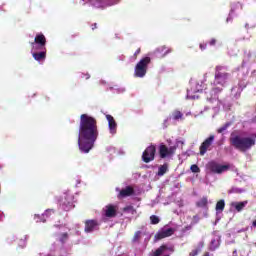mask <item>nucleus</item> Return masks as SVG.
<instances>
[{
	"mask_svg": "<svg viewBox=\"0 0 256 256\" xmlns=\"http://www.w3.org/2000/svg\"><path fill=\"white\" fill-rule=\"evenodd\" d=\"M141 235H143V232L141 231H137L135 234H134V237H133V241L134 243L139 241V239H141Z\"/></svg>",
	"mask_w": 256,
	"mask_h": 256,
	"instance_id": "7c9ffc66",
	"label": "nucleus"
},
{
	"mask_svg": "<svg viewBox=\"0 0 256 256\" xmlns=\"http://www.w3.org/2000/svg\"><path fill=\"white\" fill-rule=\"evenodd\" d=\"M124 213H127L128 215H137V211L135 208H133V206H126L124 208Z\"/></svg>",
	"mask_w": 256,
	"mask_h": 256,
	"instance_id": "cd10ccee",
	"label": "nucleus"
},
{
	"mask_svg": "<svg viewBox=\"0 0 256 256\" xmlns=\"http://www.w3.org/2000/svg\"><path fill=\"white\" fill-rule=\"evenodd\" d=\"M203 89H205V83L202 80H191L190 89L187 91V98L199 99V95H197V93H202Z\"/></svg>",
	"mask_w": 256,
	"mask_h": 256,
	"instance_id": "39448f33",
	"label": "nucleus"
},
{
	"mask_svg": "<svg viewBox=\"0 0 256 256\" xmlns=\"http://www.w3.org/2000/svg\"><path fill=\"white\" fill-rule=\"evenodd\" d=\"M190 170L192 171V173H199L200 171L199 166L195 164L190 167Z\"/></svg>",
	"mask_w": 256,
	"mask_h": 256,
	"instance_id": "c9c22d12",
	"label": "nucleus"
},
{
	"mask_svg": "<svg viewBox=\"0 0 256 256\" xmlns=\"http://www.w3.org/2000/svg\"><path fill=\"white\" fill-rule=\"evenodd\" d=\"M59 205L63 211H71L75 208V197L70 191L64 192L59 200Z\"/></svg>",
	"mask_w": 256,
	"mask_h": 256,
	"instance_id": "423d86ee",
	"label": "nucleus"
},
{
	"mask_svg": "<svg viewBox=\"0 0 256 256\" xmlns=\"http://www.w3.org/2000/svg\"><path fill=\"white\" fill-rule=\"evenodd\" d=\"M116 155H125V150L124 149L116 150Z\"/></svg>",
	"mask_w": 256,
	"mask_h": 256,
	"instance_id": "4c0bfd02",
	"label": "nucleus"
},
{
	"mask_svg": "<svg viewBox=\"0 0 256 256\" xmlns=\"http://www.w3.org/2000/svg\"><path fill=\"white\" fill-rule=\"evenodd\" d=\"M233 254L236 255V254H237V250H235V251L233 252Z\"/></svg>",
	"mask_w": 256,
	"mask_h": 256,
	"instance_id": "a18cd8bd",
	"label": "nucleus"
},
{
	"mask_svg": "<svg viewBox=\"0 0 256 256\" xmlns=\"http://www.w3.org/2000/svg\"><path fill=\"white\" fill-rule=\"evenodd\" d=\"M229 19H230V18H227V20H226V21H227V23H229Z\"/></svg>",
	"mask_w": 256,
	"mask_h": 256,
	"instance_id": "49530a36",
	"label": "nucleus"
},
{
	"mask_svg": "<svg viewBox=\"0 0 256 256\" xmlns=\"http://www.w3.org/2000/svg\"><path fill=\"white\" fill-rule=\"evenodd\" d=\"M58 239L61 243H65V241L69 239V235L67 233H62L60 234Z\"/></svg>",
	"mask_w": 256,
	"mask_h": 256,
	"instance_id": "c85d7f7f",
	"label": "nucleus"
},
{
	"mask_svg": "<svg viewBox=\"0 0 256 256\" xmlns=\"http://www.w3.org/2000/svg\"><path fill=\"white\" fill-rule=\"evenodd\" d=\"M97 137H99L97 120L89 114H82L78 130V147L81 153H89L93 149Z\"/></svg>",
	"mask_w": 256,
	"mask_h": 256,
	"instance_id": "f257e3e1",
	"label": "nucleus"
},
{
	"mask_svg": "<svg viewBox=\"0 0 256 256\" xmlns=\"http://www.w3.org/2000/svg\"><path fill=\"white\" fill-rule=\"evenodd\" d=\"M229 82V74L225 72H216L214 83L209 86V91L205 92L208 105H212V109L221 107L219 93L223 91L221 87H225ZM219 85L220 87H217Z\"/></svg>",
	"mask_w": 256,
	"mask_h": 256,
	"instance_id": "f03ea898",
	"label": "nucleus"
},
{
	"mask_svg": "<svg viewBox=\"0 0 256 256\" xmlns=\"http://www.w3.org/2000/svg\"><path fill=\"white\" fill-rule=\"evenodd\" d=\"M231 210L235 209V211L241 212L242 210L245 209V207H247V201H243V202H232L230 204Z\"/></svg>",
	"mask_w": 256,
	"mask_h": 256,
	"instance_id": "412c9836",
	"label": "nucleus"
},
{
	"mask_svg": "<svg viewBox=\"0 0 256 256\" xmlns=\"http://www.w3.org/2000/svg\"><path fill=\"white\" fill-rule=\"evenodd\" d=\"M173 251V246L162 245L151 256H171Z\"/></svg>",
	"mask_w": 256,
	"mask_h": 256,
	"instance_id": "f8f14e48",
	"label": "nucleus"
},
{
	"mask_svg": "<svg viewBox=\"0 0 256 256\" xmlns=\"http://www.w3.org/2000/svg\"><path fill=\"white\" fill-rule=\"evenodd\" d=\"M220 241H221V238L219 236H217L215 239H213L211 241L210 248L212 249V251H215V249H217V247H219Z\"/></svg>",
	"mask_w": 256,
	"mask_h": 256,
	"instance_id": "393cba45",
	"label": "nucleus"
},
{
	"mask_svg": "<svg viewBox=\"0 0 256 256\" xmlns=\"http://www.w3.org/2000/svg\"><path fill=\"white\" fill-rule=\"evenodd\" d=\"M217 43V39L215 38H212L210 41H209V45H215Z\"/></svg>",
	"mask_w": 256,
	"mask_h": 256,
	"instance_id": "58836bf2",
	"label": "nucleus"
},
{
	"mask_svg": "<svg viewBox=\"0 0 256 256\" xmlns=\"http://www.w3.org/2000/svg\"><path fill=\"white\" fill-rule=\"evenodd\" d=\"M230 141L238 151H249L256 145V134L251 135H232Z\"/></svg>",
	"mask_w": 256,
	"mask_h": 256,
	"instance_id": "7ed1b4c3",
	"label": "nucleus"
},
{
	"mask_svg": "<svg viewBox=\"0 0 256 256\" xmlns=\"http://www.w3.org/2000/svg\"><path fill=\"white\" fill-rule=\"evenodd\" d=\"M116 191L119 193L118 197L120 199H123V197H129L130 195H133V188L131 186H128L124 189L116 188Z\"/></svg>",
	"mask_w": 256,
	"mask_h": 256,
	"instance_id": "aec40b11",
	"label": "nucleus"
},
{
	"mask_svg": "<svg viewBox=\"0 0 256 256\" xmlns=\"http://www.w3.org/2000/svg\"><path fill=\"white\" fill-rule=\"evenodd\" d=\"M53 215H55V210L48 209L42 215L35 214L34 221H36V223H40V221H42V223H45V221H47L49 217H53Z\"/></svg>",
	"mask_w": 256,
	"mask_h": 256,
	"instance_id": "ddd939ff",
	"label": "nucleus"
},
{
	"mask_svg": "<svg viewBox=\"0 0 256 256\" xmlns=\"http://www.w3.org/2000/svg\"><path fill=\"white\" fill-rule=\"evenodd\" d=\"M103 213L105 217L109 219L115 217L117 215V205L109 204L103 208Z\"/></svg>",
	"mask_w": 256,
	"mask_h": 256,
	"instance_id": "dca6fc26",
	"label": "nucleus"
},
{
	"mask_svg": "<svg viewBox=\"0 0 256 256\" xmlns=\"http://www.w3.org/2000/svg\"><path fill=\"white\" fill-rule=\"evenodd\" d=\"M207 169H209L211 173H216L218 175H221V173H225L226 171H229V169H231V165L229 164L221 165L217 162H210L207 164Z\"/></svg>",
	"mask_w": 256,
	"mask_h": 256,
	"instance_id": "6e6552de",
	"label": "nucleus"
},
{
	"mask_svg": "<svg viewBox=\"0 0 256 256\" xmlns=\"http://www.w3.org/2000/svg\"><path fill=\"white\" fill-rule=\"evenodd\" d=\"M99 221L97 220H86L84 231L85 233H93V231H98Z\"/></svg>",
	"mask_w": 256,
	"mask_h": 256,
	"instance_id": "4468645a",
	"label": "nucleus"
},
{
	"mask_svg": "<svg viewBox=\"0 0 256 256\" xmlns=\"http://www.w3.org/2000/svg\"><path fill=\"white\" fill-rule=\"evenodd\" d=\"M171 52L170 48H167L166 46H160L156 49V53L160 55V57H166V55H169Z\"/></svg>",
	"mask_w": 256,
	"mask_h": 256,
	"instance_id": "5701e85b",
	"label": "nucleus"
},
{
	"mask_svg": "<svg viewBox=\"0 0 256 256\" xmlns=\"http://www.w3.org/2000/svg\"><path fill=\"white\" fill-rule=\"evenodd\" d=\"M225 209V200H220L216 204V212L219 213Z\"/></svg>",
	"mask_w": 256,
	"mask_h": 256,
	"instance_id": "bb28decb",
	"label": "nucleus"
},
{
	"mask_svg": "<svg viewBox=\"0 0 256 256\" xmlns=\"http://www.w3.org/2000/svg\"><path fill=\"white\" fill-rule=\"evenodd\" d=\"M150 221H151L152 225H157L159 223L160 219L158 218V216L152 215L150 217Z\"/></svg>",
	"mask_w": 256,
	"mask_h": 256,
	"instance_id": "c756f323",
	"label": "nucleus"
},
{
	"mask_svg": "<svg viewBox=\"0 0 256 256\" xmlns=\"http://www.w3.org/2000/svg\"><path fill=\"white\" fill-rule=\"evenodd\" d=\"M235 91V88L232 89V92Z\"/></svg>",
	"mask_w": 256,
	"mask_h": 256,
	"instance_id": "de8ad7c7",
	"label": "nucleus"
},
{
	"mask_svg": "<svg viewBox=\"0 0 256 256\" xmlns=\"http://www.w3.org/2000/svg\"><path fill=\"white\" fill-rule=\"evenodd\" d=\"M173 233H175V230H173V228H164L155 235V239H165V237H171Z\"/></svg>",
	"mask_w": 256,
	"mask_h": 256,
	"instance_id": "6ab92c4d",
	"label": "nucleus"
},
{
	"mask_svg": "<svg viewBox=\"0 0 256 256\" xmlns=\"http://www.w3.org/2000/svg\"><path fill=\"white\" fill-rule=\"evenodd\" d=\"M213 141H215V136L211 135L207 138L200 146V155H205L207 151H209V147L213 145Z\"/></svg>",
	"mask_w": 256,
	"mask_h": 256,
	"instance_id": "f3484780",
	"label": "nucleus"
},
{
	"mask_svg": "<svg viewBox=\"0 0 256 256\" xmlns=\"http://www.w3.org/2000/svg\"><path fill=\"white\" fill-rule=\"evenodd\" d=\"M252 225L253 227H256V220L253 221Z\"/></svg>",
	"mask_w": 256,
	"mask_h": 256,
	"instance_id": "37998d69",
	"label": "nucleus"
},
{
	"mask_svg": "<svg viewBox=\"0 0 256 256\" xmlns=\"http://www.w3.org/2000/svg\"><path fill=\"white\" fill-rule=\"evenodd\" d=\"M169 119H172L173 121H182L183 112H181L180 110H174L171 113L170 117L165 120V123H167V121H169Z\"/></svg>",
	"mask_w": 256,
	"mask_h": 256,
	"instance_id": "4be33fe9",
	"label": "nucleus"
},
{
	"mask_svg": "<svg viewBox=\"0 0 256 256\" xmlns=\"http://www.w3.org/2000/svg\"><path fill=\"white\" fill-rule=\"evenodd\" d=\"M107 151L110 153V155H117V149L113 146L107 147Z\"/></svg>",
	"mask_w": 256,
	"mask_h": 256,
	"instance_id": "2f4dec72",
	"label": "nucleus"
},
{
	"mask_svg": "<svg viewBox=\"0 0 256 256\" xmlns=\"http://www.w3.org/2000/svg\"><path fill=\"white\" fill-rule=\"evenodd\" d=\"M169 170V166L167 164H163L162 166L159 167L157 175L159 177H163L165 173Z\"/></svg>",
	"mask_w": 256,
	"mask_h": 256,
	"instance_id": "b1692460",
	"label": "nucleus"
},
{
	"mask_svg": "<svg viewBox=\"0 0 256 256\" xmlns=\"http://www.w3.org/2000/svg\"><path fill=\"white\" fill-rule=\"evenodd\" d=\"M151 63V57L146 56L142 58L134 68V77L138 79H143L147 75L149 69V64Z\"/></svg>",
	"mask_w": 256,
	"mask_h": 256,
	"instance_id": "20e7f679",
	"label": "nucleus"
},
{
	"mask_svg": "<svg viewBox=\"0 0 256 256\" xmlns=\"http://www.w3.org/2000/svg\"><path fill=\"white\" fill-rule=\"evenodd\" d=\"M209 203V200H207V197H203L197 202V207H201L202 209H205Z\"/></svg>",
	"mask_w": 256,
	"mask_h": 256,
	"instance_id": "a878e982",
	"label": "nucleus"
},
{
	"mask_svg": "<svg viewBox=\"0 0 256 256\" xmlns=\"http://www.w3.org/2000/svg\"><path fill=\"white\" fill-rule=\"evenodd\" d=\"M81 5H85V3H89L91 7L95 9H105V7H111L113 5H117L119 0H81Z\"/></svg>",
	"mask_w": 256,
	"mask_h": 256,
	"instance_id": "0eeeda50",
	"label": "nucleus"
},
{
	"mask_svg": "<svg viewBox=\"0 0 256 256\" xmlns=\"http://www.w3.org/2000/svg\"><path fill=\"white\" fill-rule=\"evenodd\" d=\"M232 193H239V189H232Z\"/></svg>",
	"mask_w": 256,
	"mask_h": 256,
	"instance_id": "79ce46f5",
	"label": "nucleus"
},
{
	"mask_svg": "<svg viewBox=\"0 0 256 256\" xmlns=\"http://www.w3.org/2000/svg\"><path fill=\"white\" fill-rule=\"evenodd\" d=\"M203 256H210L209 253H205Z\"/></svg>",
	"mask_w": 256,
	"mask_h": 256,
	"instance_id": "c03bdc74",
	"label": "nucleus"
},
{
	"mask_svg": "<svg viewBox=\"0 0 256 256\" xmlns=\"http://www.w3.org/2000/svg\"><path fill=\"white\" fill-rule=\"evenodd\" d=\"M106 121L108 122L109 133L115 135V133H117V122L115 121V118L107 114Z\"/></svg>",
	"mask_w": 256,
	"mask_h": 256,
	"instance_id": "a211bd4d",
	"label": "nucleus"
},
{
	"mask_svg": "<svg viewBox=\"0 0 256 256\" xmlns=\"http://www.w3.org/2000/svg\"><path fill=\"white\" fill-rule=\"evenodd\" d=\"M155 152V146H148L142 154V160L144 161V163H151V161L155 159Z\"/></svg>",
	"mask_w": 256,
	"mask_h": 256,
	"instance_id": "9b49d317",
	"label": "nucleus"
},
{
	"mask_svg": "<svg viewBox=\"0 0 256 256\" xmlns=\"http://www.w3.org/2000/svg\"><path fill=\"white\" fill-rule=\"evenodd\" d=\"M159 153H160L161 159H165V157H171V155L175 153V147L168 148L167 146L161 144L159 146Z\"/></svg>",
	"mask_w": 256,
	"mask_h": 256,
	"instance_id": "2eb2a0df",
	"label": "nucleus"
},
{
	"mask_svg": "<svg viewBox=\"0 0 256 256\" xmlns=\"http://www.w3.org/2000/svg\"><path fill=\"white\" fill-rule=\"evenodd\" d=\"M82 78L83 79H90L91 75H89V74H82Z\"/></svg>",
	"mask_w": 256,
	"mask_h": 256,
	"instance_id": "a19ab883",
	"label": "nucleus"
},
{
	"mask_svg": "<svg viewBox=\"0 0 256 256\" xmlns=\"http://www.w3.org/2000/svg\"><path fill=\"white\" fill-rule=\"evenodd\" d=\"M114 91L117 92V93H125L126 89L123 86H116L114 88Z\"/></svg>",
	"mask_w": 256,
	"mask_h": 256,
	"instance_id": "473e14b6",
	"label": "nucleus"
},
{
	"mask_svg": "<svg viewBox=\"0 0 256 256\" xmlns=\"http://www.w3.org/2000/svg\"><path fill=\"white\" fill-rule=\"evenodd\" d=\"M229 123H226L224 126L220 127L217 131L218 133H223L224 131H227V128L229 127Z\"/></svg>",
	"mask_w": 256,
	"mask_h": 256,
	"instance_id": "f704fd0d",
	"label": "nucleus"
},
{
	"mask_svg": "<svg viewBox=\"0 0 256 256\" xmlns=\"http://www.w3.org/2000/svg\"><path fill=\"white\" fill-rule=\"evenodd\" d=\"M201 253V248H195L190 252V256H197Z\"/></svg>",
	"mask_w": 256,
	"mask_h": 256,
	"instance_id": "72a5a7b5",
	"label": "nucleus"
},
{
	"mask_svg": "<svg viewBox=\"0 0 256 256\" xmlns=\"http://www.w3.org/2000/svg\"><path fill=\"white\" fill-rule=\"evenodd\" d=\"M17 240V236H11L7 239V243L11 244L13 243V241H16Z\"/></svg>",
	"mask_w": 256,
	"mask_h": 256,
	"instance_id": "e433bc0d",
	"label": "nucleus"
},
{
	"mask_svg": "<svg viewBox=\"0 0 256 256\" xmlns=\"http://www.w3.org/2000/svg\"><path fill=\"white\" fill-rule=\"evenodd\" d=\"M139 53V50L136 52V54Z\"/></svg>",
	"mask_w": 256,
	"mask_h": 256,
	"instance_id": "09e8293b",
	"label": "nucleus"
},
{
	"mask_svg": "<svg viewBox=\"0 0 256 256\" xmlns=\"http://www.w3.org/2000/svg\"><path fill=\"white\" fill-rule=\"evenodd\" d=\"M31 55L38 63H43L47 59V48H31Z\"/></svg>",
	"mask_w": 256,
	"mask_h": 256,
	"instance_id": "9d476101",
	"label": "nucleus"
},
{
	"mask_svg": "<svg viewBox=\"0 0 256 256\" xmlns=\"http://www.w3.org/2000/svg\"><path fill=\"white\" fill-rule=\"evenodd\" d=\"M47 38L43 33L36 34L34 42H31V49H47Z\"/></svg>",
	"mask_w": 256,
	"mask_h": 256,
	"instance_id": "1a4fd4ad",
	"label": "nucleus"
},
{
	"mask_svg": "<svg viewBox=\"0 0 256 256\" xmlns=\"http://www.w3.org/2000/svg\"><path fill=\"white\" fill-rule=\"evenodd\" d=\"M201 51H205L207 49V44H200Z\"/></svg>",
	"mask_w": 256,
	"mask_h": 256,
	"instance_id": "ea45409f",
	"label": "nucleus"
}]
</instances>
